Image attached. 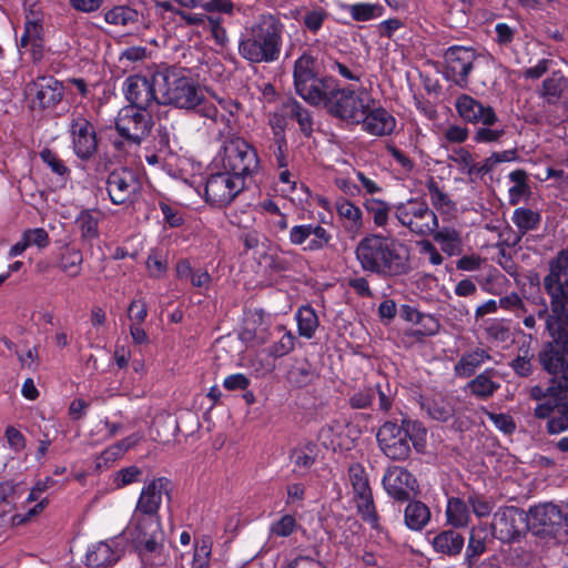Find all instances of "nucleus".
Instances as JSON below:
<instances>
[{"label": "nucleus", "mask_w": 568, "mask_h": 568, "mask_svg": "<svg viewBox=\"0 0 568 568\" xmlns=\"http://www.w3.org/2000/svg\"><path fill=\"white\" fill-rule=\"evenodd\" d=\"M293 84L296 94L307 104L322 106L328 115L352 126L358 125V119L371 98L365 88H341L334 77L320 75L317 58L308 51L294 62Z\"/></svg>", "instance_id": "f257e3e1"}, {"label": "nucleus", "mask_w": 568, "mask_h": 568, "mask_svg": "<svg viewBox=\"0 0 568 568\" xmlns=\"http://www.w3.org/2000/svg\"><path fill=\"white\" fill-rule=\"evenodd\" d=\"M354 253L363 272L382 278L400 277L413 271L410 247L389 234H366Z\"/></svg>", "instance_id": "f03ea898"}, {"label": "nucleus", "mask_w": 568, "mask_h": 568, "mask_svg": "<svg viewBox=\"0 0 568 568\" xmlns=\"http://www.w3.org/2000/svg\"><path fill=\"white\" fill-rule=\"evenodd\" d=\"M285 26L278 14L265 11L241 32L237 52L250 64L276 62L282 53Z\"/></svg>", "instance_id": "7ed1b4c3"}, {"label": "nucleus", "mask_w": 568, "mask_h": 568, "mask_svg": "<svg viewBox=\"0 0 568 568\" xmlns=\"http://www.w3.org/2000/svg\"><path fill=\"white\" fill-rule=\"evenodd\" d=\"M427 429L417 419L403 417L397 420H386L376 434L378 446L383 454L392 460H406L410 455V444L417 453L426 446Z\"/></svg>", "instance_id": "20e7f679"}, {"label": "nucleus", "mask_w": 568, "mask_h": 568, "mask_svg": "<svg viewBox=\"0 0 568 568\" xmlns=\"http://www.w3.org/2000/svg\"><path fill=\"white\" fill-rule=\"evenodd\" d=\"M542 288L549 297L537 310L538 320L568 324V251L561 250L549 260Z\"/></svg>", "instance_id": "39448f33"}, {"label": "nucleus", "mask_w": 568, "mask_h": 568, "mask_svg": "<svg viewBox=\"0 0 568 568\" xmlns=\"http://www.w3.org/2000/svg\"><path fill=\"white\" fill-rule=\"evenodd\" d=\"M160 104L179 109L194 110L204 99L200 85L181 69L163 67L155 70Z\"/></svg>", "instance_id": "423d86ee"}, {"label": "nucleus", "mask_w": 568, "mask_h": 568, "mask_svg": "<svg viewBox=\"0 0 568 568\" xmlns=\"http://www.w3.org/2000/svg\"><path fill=\"white\" fill-rule=\"evenodd\" d=\"M550 341L541 344L537 364L552 382L568 385V324L545 322Z\"/></svg>", "instance_id": "0eeeda50"}, {"label": "nucleus", "mask_w": 568, "mask_h": 568, "mask_svg": "<svg viewBox=\"0 0 568 568\" xmlns=\"http://www.w3.org/2000/svg\"><path fill=\"white\" fill-rule=\"evenodd\" d=\"M552 384L547 387L535 385L530 388V398L539 402L534 416L547 419L548 434H560L568 429V385Z\"/></svg>", "instance_id": "6e6552de"}, {"label": "nucleus", "mask_w": 568, "mask_h": 568, "mask_svg": "<svg viewBox=\"0 0 568 568\" xmlns=\"http://www.w3.org/2000/svg\"><path fill=\"white\" fill-rule=\"evenodd\" d=\"M131 525L134 548L144 568H154L166 562L169 554L164 545L161 523H138Z\"/></svg>", "instance_id": "1a4fd4ad"}, {"label": "nucleus", "mask_w": 568, "mask_h": 568, "mask_svg": "<svg viewBox=\"0 0 568 568\" xmlns=\"http://www.w3.org/2000/svg\"><path fill=\"white\" fill-rule=\"evenodd\" d=\"M223 150V170L240 178L244 183L246 179L260 173L261 160L258 153L244 138L236 133L229 134L225 138Z\"/></svg>", "instance_id": "9d476101"}, {"label": "nucleus", "mask_w": 568, "mask_h": 568, "mask_svg": "<svg viewBox=\"0 0 568 568\" xmlns=\"http://www.w3.org/2000/svg\"><path fill=\"white\" fill-rule=\"evenodd\" d=\"M398 224L417 236H428L438 227V216L423 197H409L394 204Z\"/></svg>", "instance_id": "9b49d317"}, {"label": "nucleus", "mask_w": 568, "mask_h": 568, "mask_svg": "<svg viewBox=\"0 0 568 568\" xmlns=\"http://www.w3.org/2000/svg\"><path fill=\"white\" fill-rule=\"evenodd\" d=\"M153 125L152 115L146 110L125 105L118 112L114 126L123 141L114 140L113 148L121 151L124 144L140 145Z\"/></svg>", "instance_id": "f8f14e48"}, {"label": "nucleus", "mask_w": 568, "mask_h": 568, "mask_svg": "<svg viewBox=\"0 0 568 568\" xmlns=\"http://www.w3.org/2000/svg\"><path fill=\"white\" fill-rule=\"evenodd\" d=\"M348 479L354 495L357 514L373 530L379 531L381 517L377 513L369 479L364 466L354 463L348 467Z\"/></svg>", "instance_id": "ddd939ff"}, {"label": "nucleus", "mask_w": 568, "mask_h": 568, "mask_svg": "<svg viewBox=\"0 0 568 568\" xmlns=\"http://www.w3.org/2000/svg\"><path fill=\"white\" fill-rule=\"evenodd\" d=\"M68 134L77 159L89 162L95 156L100 139L95 125L88 116L72 112L69 118Z\"/></svg>", "instance_id": "4468645a"}, {"label": "nucleus", "mask_w": 568, "mask_h": 568, "mask_svg": "<svg viewBox=\"0 0 568 568\" xmlns=\"http://www.w3.org/2000/svg\"><path fill=\"white\" fill-rule=\"evenodd\" d=\"M172 489V481L166 477L153 478L145 484L141 489L130 524L161 523L159 510L162 505V496L170 497Z\"/></svg>", "instance_id": "2eb2a0df"}, {"label": "nucleus", "mask_w": 568, "mask_h": 568, "mask_svg": "<svg viewBox=\"0 0 568 568\" xmlns=\"http://www.w3.org/2000/svg\"><path fill=\"white\" fill-rule=\"evenodd\" d=\"M477 57V51L473 47L457 44L448 47L443 54L444 79L462 89L467 88Z\"/></svg>", "instance_id": "dca6fc26"}, {"label": "nucleus", "mask_w": 568, "mask_h": 568, "mask_svg": "<svg viewBox=\"0 0 568 568\" xmlns=\"http://www.w3.org/2000/svg\"><path fill=\"white\" fill-rule=\"evenodd\" d=\"M245 187V183L223 170L207 176L204 187V197L207 203L217 207L229 205Z\"/></svg>", "instance_id": "f3484780"}, {"label": "nucleus", "mask_w": 568, "mask_h": 568, "mask_svg": "<svg viewBox=\"0 0 568 568\" xmlns=\"http://www.w3.org/2000/svg\"><path fill=\"white\" fill-rule=\"evenodd\" d=\"M125 99L130 102L129 106H136L142 110L152 109L160 105L159 85L155 83V71L150 78L140 74H133L125 79L122 88Z\"/></svg>", "instance_id": "a211bd4d"}, {"label": "nucleus", "mask_w": 568, "mask_h": 568, "mask_svg": "<svg viewBox=\"0 0 568 568\" xmlns=\"http://www.w3.org/2000/svg\"><path fill=\"white\" fill-rule=\"evenodd\" d=\"M528 528L527 514L517 507L509 506L494 514L493 535L504 544L519 540L523 531Z\"/></svg>", "instance_id": "6ab92c4d"}, {"label": "nucleus", "mask_w": 568, "mask_h": 568, "mask_svg": "<svg viewBox=\"0 0 568 568\" xmlns=\"http://www.w3.org/2000/svg\"><path fill=\"white\" fill-rule=\"evenodd\" d=\"M333 234L320 223L293 225L288 230V242L304 253H315L331 246Z\"/></svg>", "instance_id": "aec40b11"}, {"label": "nucleus", "mask_w": 568, "mask_h": 568, "mask_svg": "<svg viewBox=\"0 0 568 568\" xmlns=\"http://www.w3.org/2000/svg\"><path fill=\"white\" fill-rule=\"evenodd\" d=\"M527 521L528 528H531L536 535L556 536L567 520L559 506L546 503L531 507Z\"/></svg>", "instance_id": "412c9836"}, {"label": "nucleus", "mask_w": 568, "mask_h": 568, "mask_svg": "<svg viewBox=\"0 0 568 568\" xmlns=\"http://www.w3.org/2000/svg\"><path fill=\"white\" fill-rule=\"evenodd\" d=\"M382 484L389 497L399 503L408 501L412 494L418 493V483L415 476L400 466H389L382 478Z\"/></svg>", "instance_id": "4be33fe9"}, {"label": "nucleus", "mask_w": 568, "mask_h": 568, "mask_svg": "<svg viewBox=\"0 0 568 568\" xmlns=\"http://www.w3.org/2000/svg\"><path fill=\"white\" fill-rule=\"evenodd\" d=\"M139 190V180L134 171L128 168L115 169L106 179V191L110 201L115 205L132 202Z\"/></svg>", "instance_id": "5701e85b"}, {"label": "nucleus", "mask_w": 568, "mask_h": 568, "mask_svg": "<svg viewBox=\"0 0 568 568\" xmlns=\"http://www.w3.org/2000/svg\"><path fill=\"white\" fill-rule=\"evenodd\" d=\"M458 116L470 124H497L499 122L495 109L489 104H483L474 97L462 93L454 103Z\"/></svg>", "instance_id": "b1692460"}, {"label": "nucleus", "mask_w": 568, "mask_h": 568, "mask_svg": "<svg viewBox=\"0 0 568 568\" xmlns=\"http://www.w3.org/2000/svg\"><path fill=\"white\" fill-rule=\"evenodd\" d=\"M28 92L40 109L48 110L55 108L63 99L64 87L53 75L37 77L28 84Z\"/></svg>", "instance_id": "393cba45"}, {"label": "nucleus", "mask_w": 568, "mask_h": 568, "mask_svg": "<svg viewBox=\"0 0 568 568\" xmlns=\"http://www.w3.org/2000/svg\"><path fill=\"white\" fill-rule=\"evenodd\" d=\"M366 133L375 136L390 135L396 128V119L383 106H375L371 97L364 108V114L358 119V125Z\"/></svg>", "instance_id": "a878e982"}, {"label": "nucleus", "mask_w": 568, "mask_h": 568, "mask_svg": "<svg viewBox=\"0 0 568 568\" xmlns=\"http://www.w3.org/2000/svg\"><path fill=\"white\" fill-rule=\"evenodd\" d=\"M123 548L114 539L92 544L85 554L89 568H112L123 556Z\"/></svg>", "instance_id": "bb28decb"}, {"label": "nucleus", "mask_w": 568, "mask_h": 568, "mask_svg": "<svg viewBox=\"0 0 568 568\" xmlns=\"http://www.w3.org/2000/svg\"><path fill=\"white\" fill-rule=\"evenodd\" d=\"M427 534L433 550L442 557H456L460 555L465 546V537L455 528L443 529L440 531Z\"/></svg>", "instance_id": "cd10ccee"}, {"label": "nucleus", "mask_w": 568, "mask_h": 568, "mask_svg": "<svg viewBox=\"0 0 568 568\" xmlns=\"http://www.w3.org/2000/svg\"><path fill=\"white\" fill-rule=\"evenodd\" d=\"M103 213L98 209H82L74 220L83 244L92 246L100 239V222Z\"/></svg>", "instance_id": "c85d7f7f"}, {"label": "nucleus", "mask_w": 568, "mask_h": 568, "mask_svg": "<svg viewBox=\"0 0 568 568\" xmlns=\"http://www.w3.org/2000/svg\"><path fill=\"white\" fill-rule=\"evenodd\" d=\"M420 407L428 417L434 420L445 423L455 415V399L443 393H436L432 396H420Z\"/></svg>", "instance_id": "c756f323"}, {"label": "nucleus", "mask_w": 568, "mask_h": 568, "mask_svg": "<svg viewBox=\"0 0 568 568\" xmlns=\"http://www.w3.org/2000/svg\"><path fill=\"white\" fill-rule=\"evenodd\" d=\"M495 375V368H486L466 384L465 390L478 399L490 398L500 387V384L493 379Z\"/></svg>", "instance_id": "7c9ffc66"}, {"label": "nucleus", "mask_w": 568, "mask_h": 568, "mask_svg": "<svg viewBox=\"0 0 568 568\" xmlns=\"http://www.w3.org/2000/svg\"><path fill=\"white\" fill-rule=\"evenodd\" d=\"M568 94V78L560 70L554 71L542 81L540 98L548 105H556Z\"/></svg>", "instance_id": "2f4dec72"}, {"label": "nucleus", "mask_w": 568, "mask_h": 568, "mask_svg": "<svg viewBox=\"0 0 568 568\" xmlns=\"http://www.w3.org/2000/svg\"><path fill=\"white\" fill-rule=\"evenodd\" d=\"M433 240L440 246L443 253L448 256H457L463 253L464 244L462 234L453 226H439L432 232Z\"/></svg>", "instance_id": "473e14b6"}, {"label": "nucleus", "mask_w": 568, "mask_h": 568, "mask_svg": "<svg viewBox=\"0 0 568 568\" xmlns=\"http://www.w3.org/2000/svg\"><path fill=\"white\" fill-rule=\"evenodd\" d=\"M489 353L480 347L465 352L454 366V373L457 377L469 378L488 359Z\"/></svg>", "instance_id": "72a5a7b5"}, {"label": "nucleus", "mask_w": 568, "mask_h": 568, "mask_svg": "<svg viewBox=\"0 0 568 568\" xmlns=\"http://www.w3.org/2000/svg\"><path fill=\"white\" fill-rule=\"evenodd\" d=\"M284 109L286 111V116L297 122L302 135L310 139L314 132L313 113L294 98L286 101Z\"/></svg>", "instance_id": "f704fd0d"}, {"label": "nucleus", "mask_w": 568, "mask_h": 568, "mask_svg": "<svg viewBox=\"0 0 568 568\" xmlns=\"http://www.w3.org/2000/svg\"><path fill=\"white\" fill-rule=\"evenodd\" d=\"M430 509L420 500H408L404 510V523L409 530L420 531L430 521Z\"/></svg>", "instance_id": "c9c22d12"}, {"label": "nucleus", "mask_w": 568, "mask_h": 568, "mask_svg": "<svg viewBox=\"0 0 568 568\" xmlns=\"http://www.w3.org/2000/svg\"><path fill=\"white\" fill-rule=\"evenodd\" d=\"M318 447L314 442H307L304 445L295 447L290 455L293 463V473L304 475L315 464Z\"/></svg>", "instance_id": "e433bc0d"}, {"label": "nucleus", "mask_w": 568, "mask_h": 568, "mask_svg": "<svg viewBox=\"0 0 568 568\" xmlns=\"http://www.w3.org/2000/svg\"><path fill=\"white\" fill-rule=\"evenodd\" d=\"M342 11L347 12L356 22H366L381 18L385 8L379 3L356 2V3H338Z\"/></svg>", "instance_id": "4c0bfd02"}, {"label": "nucleus", "mask_w": 568, "mask_h": 568, "mask_svg": "<svg viewBox=\"0 0 568 568\" xmlns=\"http://www.w3.org/2000/svg\"><path fill=\"white\" fill-rule=\"evenodd\" d=\"M363 205L376 227L385 230L388 226L394 205L374 196L365 199Z\"/></svg>", "instance_id": "58836bf2"}, {"label": "nucleus", "mask_w": 568, "mask_h": 568, "mask_svg": "<svg viewBox=\"0 0 568 568\" xmlns=\"http://www.w3.org/2000/svg\"><path fill=\"white\" fill-rule=\"evenodd\" d=\"M83 254L80 248L65 245L61 248L58 267L69 277H78L82 272Z\"/></svg>", "instance_id": "ea45409f"}, {"label": "nucleus", "mask_w": 568, "mask_h": 568, "mask_svg": "<svg viewBox=\"0 0 568 568\" xmlns=\"http://www.w3.org/2000/svg\"><path fill=\"white\" fill-rule=\"evenodd\" d=\"M446 518L452 528H466L470 523V513L467 499L463 500L458 497L448 498Z\"/></svg>", "instance_id": "a19ab883"}, {"label": "nucleus", "mask_w": 568, "mask_h": 568, "mask_svg": "<svg viewBox=\"0 0 568 568\" xmlns=\"http://www.w3.org/2000/svg\"><path fill=\"white\" fill-rule=\"evenodd\" d=\"M295 320L298 335L307 339L313 338L320 326V320L315 310L308 304L302 305L295 313Z\"/></svg>", "instance_id": "79ce46f5"}, {"label": "nucleus", "mask_w": 568, "mask_h": 568, "mask_svg": "<svg viewBox=\"0 0 568 568\" xmlns=\"http://www.w3.org/2000/svg\"><path fill=\"white\" fill-rule=\"evenodd\" d=\"M338 216L347 222V227L358 230L363 225V212L353 202L344 196H339L335 203Z\"/></svg>", "instance_id": "37998d69"}, {"label": "nucleus", "mask_w": 568, "mask_h": 568, "mask_svg": "<svg viewBox=\"0 0 568 568\" xmlns=\"http://www.w3.org/2000/svg\"><path fill=\"white\" fill-rule=\"evenodd\" d=\"M511 221L523 236L529 231H535L539 227L541 215L528 207H517L513 213Z\"/></svg>", "instance_id": "c03bdc74"}, {"label": "nucleus", "mask_w": 568, "mask_h": 568, "mask_svg": "<svg viewBox=\"0 0 568 568\" xmlns=\"http://www.w3.org/2000/svg\"><path fill=\"white\" fill-rule=\"evenodd\" d=\"M104 21L112 26L126 27L139 21V12L126 4L114 6L104 12Z\"/></svg>", "instance_id": "a18cd8bd"}, {"label": "nucleus", "mask_w": 568, "mask_h": 568, "mask_svg": "<svg viewBox=\"0 0 568 568\" xmlns=\"http://www.w3.org/2000/svg\"><path fill=\"white\" fill-rule=\"evenodd\" d=\"M426 189L428 191L430 203L435 210L440 214L449 213L455 210V203L440 187L438 182L434 178H429L426 182Z\"/></svg>", "instance_id": "49530a36"}, {"label": "nucleus", "mask_w": 568, "mask_h": 568, "mask_svg": "<svg viewBox=\"0 0 568 568\" xmlns=\"http://www.w3.org/2000/svg\"><path fill=\"white\" fill-rule=\"evenodd\" d=\"M41 161L50 169L52 174L57 175L58 179L65 183L71 176V170L67 166L64 161L59 156L57 152L49 148H44L39 152Z\"/></svg>", "instance_id": "de8ad7c7"}, {"label": "nucleus", "mask_w": 568, "mask_h": 568, "mask_svg": "<svg viewBox=\"0 0 568 568\" xmlns=\"http://www.w3.org/2000/svg\"><path fill=\"white\" fill-rule=\"evenodd\" d=\"M314 378L315 372L307 361L296 363L287 372V381L295 387L307 386Z\"/></svg>", "instance_id": "09e8293b"}, {"label": "nucleus", "mask_w": 568, "mask_h": 568, "mask_svg": "<svg viewBox=\"0 0 568 568\" xmlns=\"http://www.w3.org/2000/svg\"><path fill=\"white\" fill-rule=\"evenodd\" d=\"M480 125L473 135V141L477 144L498 142L506 134L505 126L500 124V121L497 124Z\"/></svg>", "instance_id": "8fccbe9b"}, {"label": "nucleus", "mask_w": 568, "mask_h": 568, "mask_svg": "<svg viewBox=\"0 0 568 568\" xmlns=\"http://www.w3.org/2000/svg\"><path fill=\"white\" fill-rule=\"evenodd\" d=\"M481 532L476 531L474 528L470 531L465 554V559L469 565L476 564L479 557L487 550L486 537L481 536Z\"/></svg>", "instance_id": "3c124183"}, {"label": "nucleus", "mask_w": 568, "mask_h": 568, "mask_svg": "<svg viewBox=\"0 0 568 568\" xmlns=\"http://www.w3.org/2000/svg\"><path fill=\"white\" fill-rule=\"evenodd\" d=\"M213 541L211 536H202L195 541L194 555L191 568H207L212 554Z\"/></svg>", "instance_id": "603ef678"}, {"label": "nucleus", "mask_w": 568, "mask_h": 568, "mask_svg": "<svg viewBox=\"0 0 568 568\" xmlns=\"http://www.w3.org/2000/svg\"><path fill=\"white\" fill-rule=\"evenodd\" d=\"M145 266L149 276L159 280L168 272V260L159 250H152L148 255Z\"/></svg>", "instance_id": "864d4df0"}, {"label": "nucleus", "mask_w": 568, "mask_h": 568, "mask_svg": "<svg viewBox=\"0 0 568 568\" xmlns=\"http://www.w3.org/2000/svg\"><path fill=\"white\" fill-rule=\"evenodd\" d=\"M142 474V469L135 465L124 467L114 473L112 484L116 489H121L140 481Z\"/></svg>", "instance_id": "5fc2aeb1"}, {"label": "nucleus", "mask_w": 568, "mask_h": 568, "mask_svg": "<svg viewBox=\"0 0 568 568\" xmlns=\"http://www.w3.org/2000/svg\"><path fill=\"white\" fill-rule=\"evenodd\" d=\"M297 528V521L293 515L285 514L270 525L268 532L273 537H290Z\"/></svg>", "instance_id": "6e6d98bb"}, {"label": "nucleus", "mask_w": 568, "mask_h": 568, "mask_svg": "<svg viewBox=\"0 0 568 568\" xmlns=\"http://www.w3.org/2000/svg\"><path fill=\"white\" fill-rule=\"evenodd\" d=\"M415 325L419 326L412 334L415 337L434 336L440 328V323L435 315L422 312L418 316V322H416Z\"/></svg>", "instance_id": "4d7b16f0"}, {"label": "nucleus", "mask_w": 568, "mask_h": 568, "mask_svg": "<svg viewBox=\"0 0 568 568\" xmlns=\"http://www.w3.org/2000/svg\"><path fill=\"white\" fill-rule=\"evenodd\" d=\"M327 17V11L321 7L310 10L305 13L303 18V26L308 32L317 34V32L322 29Z\"/></svg>", "instance_id": "13d9d810"}, {"label": "nucleus", "mask_w": 568, "mask_h": 568, "mask_svg": "<svg viewBox=\"0 0 568 568\" xmlns=\"http://www.w3.org/2000/svg\"><path fill=\"white\" fill-rule=\"evenodd\" d=\"M467 503L468 506L471 507L473 513L478 518L488 517L494 508L491 501H489L487 498H485L483 495L476 491H473L467 496Z\"/></svg>", "instance_id": "bf43d9fd"}, {"label": "nucleus", "mask_w": 568, "mask_h": 568, "mask_svg": "<svg viewBox=\"0 0 568 568\" xmlns=\"http://www.w3.org/2000/svg\"><path fill=\"white\" fill-rule=\"evenodd\" d=\"M375 398V388L374 387H365L363 389H358L354 392L348 397V405L353 409H366L371 407L373 400Z\"/></svg>", "instance_id": "052dcab7"}, {"label": "nucleus", "mask_w": 568, "mask_h": 568, "mask_svg": "<svg viewBox=\"0 0 568 568\" xmlns=\"http://www.w3.org/2000/svg\"><path fill=\"white\" fill-rule=\"evenodd\" d=\"M296 337L291 331H286L278 342L274 343L268 354L274 358H280L291 353L295 347Z\"/></svg>", "instance_id": "680f3d73"}, {"label": "nucleus", "mask_w": 568, "mask_h": 568, "mask_svg": "<svg viewBox=\"0 0 568 568\" xmlns=\"http://www.w3.org/2000/svg\"><path fill=\"white\" fill-rule=\"evenodd\" d=\"M532 355L529 354V349L526 348L523 354H518L510 363L509 366L519 377H529L532 369Z\"/></svg>", "instance_id": "e2e57ef3"}, {"label": "nucleus", "mask_w": 568, "mask_h": 568, "mask_svg": "<svg viewBox=\"0 0 568 568\" xmlns=\"http://www.w3.org/2000/svg\"><path fill=\"white\" fill-rule=\"evenodd\" d=\"M23 30L29 38H31V41L44 39L42 18L34 11H30V13L26 16Z\"/></svg>", "instance_id": "0e129e2a"}, {"label": "nucleus", "mask_w": 568, "mask_h": 568, "mask_svg": "<svg viewBox=\"0 0 568 568\" xmlns=\"http://www.w3.org/2000/svg\"><path fill=\"white\" fill-rule=\"evenodd\" d=\"M131 324H143L148 317V305L143 297L134 298L128 306Z\"/></svg>", "instance_id": "69168bd1"}, {"label": "nucleus", "mask_w": 568, "mask_h": 568, "mask_svg": "<svg viewBox=\"0 0 568 568\" xmlns=\"http://www.w3.org/2000/svg\"><path fill=\"white\" fill-rule=\"evenodd\" d=\"M159 207L163 214L164 224L171 229L180 227L184 224L182 212L164 201L159 202Z\"/></svg>", "instance_id": "338daca9"}, {"label": "nucleus", "mask_w": 568, "mask_h": 568, "mask_svg": "<svg viewBox=\"0 0 568 568\" xmlns=\"http://www.w3.org/2000/svg\"><path fill=\"white\" fill-rule=\"evenodd\" d=\"M22 235L24 236L28 246H37L42 250L50 244V237L48 232L42 227L26 230Z\"/></svg>", "instance_id": "774afa93"}]
</instances>
